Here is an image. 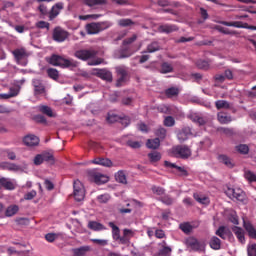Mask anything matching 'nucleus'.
<instances>
[{
  "label": "nucleus",
  "mask_w": 256,
  "mask_h": 256,
  "mask_svg": "<svg viewBox=\"0 0 256 256\" xmlns=\"http://www.w3.org/2000/svg\"><path fill=\"white\" fill-rule=\"evenodd\" d=\"M98 53L99 52L95 49H80L74 53V57L80 59V61H89L92 59L88 62V65L90 66L101 65V63H103V58H95Z\"/></svg>",
  "instance_id": "1"
},
{
  "label": "nucleus",
  "mask_w": 256,
  "mask_h": 256,
  "mask_svg": "<svg viewBox=\"0 0 256 256\" xmlns=\"http://www.w3.org/2000/svg\"><path fill=\"white\" fill-rule=\"evenodd\" d=\"M48 63L54 67H73V62L71 60L65 59L62 56L56 54H53L49 58Z\"/></svg>",
  "instance_id": "2"
},
{
  "label": "nucleus",
  "mask_w": 256,
  "mask_h": 256,
  "mask_svg": "<svg viewBox=\"0 0 256 256\" xmlns=\"http://www.w3.org/2000/svg\"><path fill=\"white\" fill-rule=\"evenodd\" d=\"M69 32L65 29H63L60 26H57L54 28L52 32V39L53 41H56V43H64V41H67L69 39Z\"/></svg>",
  "instance_id": "3"
},
{
  "label": "nucleus",
  "mask_w": 256,
  "mask_h": 256,
  "mask_svg": "<svg viewBox=\"0 0 256 256\" xmlns=\"http://www.w3.org/2000/svg\"><path fill=\"white\" fill-rule=\"evenodd\" d=\"M89 176L96 183V185H104V183L109 182V176L98 172L97 170H92L89 172Z\"/></svg>",
  "instance_id": "4"
},
{
  "label": "nucleus",
  "mask_w": 256,
  "mask_h": 256,
  "mask_svg": "<svg viewBox=\"0 0 256 256\" xmlns=\"http://www.w3.org/2000/svg\"><path fill=\"white\" fill-rule=\"evenodd\" d=\"M75 201H83L85 199V188L81 181L76 180L73 184Z\"/></svg>",
  "instance_id": "5"
},
{
  "label": "nucleus",
  "mask_w": 256,
  "mask_h": 256,
  "mask_svg": "<svg viewBox=\"0 0 256 256\" xmlns=\"http://www.w3.org/2000/svg\"><path fill=\"white\" fill-rule=\"evenodd\" d=\"M226 195L230 199H236L237 201H245V192H243L240 188H228L226 190Z\"/></svg>",
  "instance_id": "6"
},
{
  "label": "nucleus",
  "mask_w": 256,
  "mask_h": 256,
  "mask_svg": "<svg viewBox=\"0 0 256 256\" xmlns=\"http://www.w3.org/2000/svg\"><path fill=\"white\" fill-rule=\"evenodd\" d=\"M173 153L176 157H180V159H189L191 157V149L183 145L174 147Z\"/></svg>",
  "instance_id": "7"
},
{
  "label": "nucleus",
  "mask_w": 256,
  "mask_h": 256,
  "mask_svg": "<svg viewBox=\"0 0 256 256\" xmlns=\"http://www.w3.org/2000/svg\"><path fill=\"white\" fill-rule=\"evenodd\" d=\"M105 29L104 23H95L92 22L86 25V32L88 35H97V33H101Z\"/></svg>",
  "instance_id": "8"
},
{
  "label": "nucleus",
  "mask_w": 256,
  "mask_h": 256,
  "mask_svg": "<svg viewBox=\"0 0 256 256\" xmlns=\"http://www.w3.org/2000/svg\"><path fill=\"white\" fill-rule=\"evenodd\" d=\"M64 8L65 4L63 2H58L55 5H53L51 11L48 13L49 20L53 21V19H56Z\"/></svg>",
  "instance_id": "9"
},
{
  "label": "nucleus",
  "mask_w": 256,
  "mask_h": 256,
  "mask_svg": "<svg viewBox=\"0 0 256 256\" xmlns=\"http://www.w3.org/2000/svg\"><path fill=\"white\" fill-rule=\"evenodd\" d=\"M94 75H96V77H99L103 81H108L109 83L113 81V74H111V72L107 69H95Z\"/></svg>",
  "instance_id": "10"
},
{
  "label": "nucleus",
  "mask_w": 256,
  "mask_h": 256,
  "mask_svg": "<svg viewBox=\"0 0 256 256\" xmlns=\"http://www.w3.org/2000/svg\"><path fill=\"white\" fill-rule=\"evenodd\" d=\"M243 228L245 229V231L250 239L256 240V228H255V225H253V223H251L250 221L244 220Z\"/></svg>",
  "instance_id": "11"
},
{
  "label": "nucleus",
  "mask_w": 256,
  "mask_h": 256,
  "mask_svg": "<svg viewBox=\"0 0 256 256\" xmlns=\"http://www.w3.org/2000/svg\"><path fill=\"white\" fill-rule=\"evenodd\" d=\"M39 141V137L33 134H28L23 138V143L26 147H37V145H39Z\"/></svg>",
  "instance_id": "12"
},
{
  "label": "nucleus",
  "mask_w": 256,
  "mask_h": 256,
  "mask_svg": "<svg viewBox=\"0 0 256 256\" xmlns=\"http://www.w3.org/2000/svg\"><path fill=\"white\" fill-rule=\"evenodd\" d=\"M116 73L119 76L116 86L121 87L125 81H127V70L121 66L116 68Z\"/></svg>",
  "instance_id": "13"
},
{
  "label": "nucleus",
  "mask_w": 256,
  "mask_h": 256,
  "mask_svg": "<svg viewBox=\"0 0 256 256\" xmlns=\"http://www.w3.org/2000/svg\"><path fill=\"white\" fill-rule=\"evenodd\" d=\"M232 232L234 233L235 237L238 239L239 243L245 245V230L243 228L234 226L232 227Z\"/></svg>",
  "instance_id": "14"
},
{
  "label": "nucleus",
  "mask_w": 256,
  "mask_h": 256,
  "mask_svg": "<svg viewBox=\"0 0 256 256\" xmlns=\"http://www.w3.org/2000/svg\"><path fill=\"white\" fill-rule=\"evenodd\" d=\"M191 135H193V132L191 131V128L187 126L181 129V131L177 134V137L178 140L183 143V141H187Z\"/></svg>",
  "instance_id": "15"
},
{
  "label": "nucleus",
  "mask_w": 256,
  "mask_h": 256,
  "mask_svg": "<svg viewBox=\"0 0 256 256\" xmlns=\"http://www.w3.org/2000/svg\"><path fill=\"white\" fill-rule=\"evenodd\" d=\"M218 161H219V163H222L229 169H233L235 167V163L233 162V159H231V157H229L225 154L218 155Z\"/></svg>",
  "instance_id": "16"
},
{
  "label": "nucleus",
  "mask_w": 256,
  "mask_h": 256,
  "mask_svg": "<svg viewBox=\"0 0 256 256\" xmlns=\"http://www.w3.org/2000/svg\"><path fill=\"white\" fill-rule=\"evenodd\" d=\"M32 85L34 87V94L35 95H43L45 93V85L39 79H34L32 81Z\"/></svg>",
  "instance_id": "17"
},
{
  "label": "nucleus",
  "mask_w": 256,
  "mask_h": 256,
  "mask_svg": "<svg viewBox=\"0 0 256 256\" xmlns=\"http://www.w3.org/2000/svg\"><path fill=\"white\" fill-rule=\"evenodd\" d=\"M158 31L160 33H175V31H179V28L174 24H164L159 26Z\"/></svg>",
  "instance_id": "18"
},
{
  "label": "nucleus",
  "mask_w": 256,
  "mask_h": 256,
  "mask_svg": "<svg viewBox=\"0 0 256 256\" xmlns=\"http://www.w3.org/2000/svg\"><path fill=\"white\" fill-rule=\"evenodd\" d=\"M220 25H224L225 27H235L236 29H245V26L247 25V22H242V21H233V22L220 21Z\"/></svg>",
  "instance_id": "19"
},
{
  "label": "nucleus",
  "mask_w": 256,
  "mask_h": 256,
  "mask_svg": "<svg viewBox=\"0 0 256 256\" xmlns=\"http://www.w3.org/2000/svg\"><path fill=\"white\" fill-rule=\"evenodd\" d=\"M217 120L219 123H221V125H227L233 121L231 115L227 114V112H218Z\"/></svg>",
  "instance_id": "20"
},
{
  "label": "nucleus",
  "mask_w": 256,
  "mask_h": 256,
  "mask_svg": "<svg viewBox=\"0 0 256 256\" xmlns=\"http://www.w3.org/2000/svg\"><path fill=\"white\" fill-rule=\"evenodd\" d=\"M12 54L16 61H23V59H26L27 57V50H25V48L15 49L12 51Z\"/></svg>",
  "instance_id": "21"
},
{
  "label": "nucleus",
  "mask_w": 256,
  "mask_h": 256,
  "mask_svg": "<svg viewBox=\"0 0 256 256\" xmlns=\"http://www.w3.org/2000/svg\"><path fill=\"white\" fill-rule=\"evenodd\" d=\"M92 163L94 165H102V167H113V162L109 158H95Z\"/></svg>",
  "instance_id": "22"
},
{
  "label": "nucleus",
  "mask_w": 256,
  "mask_h": 256,
  "mask_svg": "<svg viewBox=\"0 0 256 256\" xmlns=\"http://www.w3.org/2000/svg\"><path fill=\"white\" fill-rule=\"evenodd\" d=\"M91 251V246H81L72 250L74 256H86Z\"/></svg>",
  "instance_id": "23"
},
{
  "label": "nucleus",
  "mask_w": 256,
  "mask_h": 256,
  "mask_svg": "<svg viewBox=\"0 0 256 256\" xmlns=\"http://www.w3.org/2000/svg\"><path fill=\"white\" fill-rule=\"evenodd\" d=\"M109 227L112 229V238L114 241H119V238L121 237V229L118 228L117 225H115L114 222L108 223Z\"/></svg>",
  "instance_id": "24"
},
{
  "label": "nucleus",
  "mask_w": 256,
  "mask_h": 256,
  "mask_svg": "<svg viewBox=\"0 0 256 256\" xmlns=\"http://www.w3.org/2000/svg\"><path fill=\"white\" fill-rule=\"evenodd\" d=\"M161 245L162 248L158 251V254L156 256H171L173 250L171 249V247L166 246L167 242L163 241Z\"/></svg>",
  "instance_id": "25"
},
{
  "label": "nucleus",
  "mask_w": 256,
  "mask_h": 256,
  "mask_svg": "<svg viewBox=\"0 0 256 256\" xmlns=\"http://www.w3.org/2000/svg\"><path fill=\"white\" fill-rule=\"evenodd\" d=\"M88 229H91V231H105L107 228L97 221H89Z\"/></svg>",
  "instance_id": "26"
},
{
  "label": "nucleus",
  "mask_w": 256,
  "mask_h": 256,
  "mask_svg": "<svg viewBox=\"0 0 256 256\" xmlns=\"http://www.w3.org/2000/svg\"><path fill=\"white\" fill-rule=\"evenodd\" d=\"M0 185L8 191H13L15 189V184L8 178H0Z\"/></svg>",
  "instance_id": "27"
},
{
  "label": "nucleus",
  "mask_w": 256,
  "mask_h": 256,
  "mask_svg": "<svg viewBox=\"0 0 256 256\" xmlns=\"http://www.w3.org/2000/svg\"><path fill=\"white\" fill-rule=\"evenodd\" d=\"M160 145L161 140H159V138L148 139L146 142V147L148 149H159Z\"/></svg>",
  "instance_id": "28"
},
{
  "label": "nucleus",
  "mask_w": 256,
  "mask_h": 256,
  "mask_svg": "<svg viewBox=\"0 0 256 256\" xmlns=\"http://www.w3.org/2000/svg\"><path fill=\"white\" fill-rule=\"evenodd\" d=\"M2 167L6 169V171H21V166L15 163L4 162L2 163Z\"/></svg>",
  "instance_id": "29"
},
{
  "label": "nucleus",
  "mask_w": 256,
  "mask_h": 256,
  "mask_svg": "<svg viewBox=\"0 0 256 256\" xmlns=\"http://www.w3.org/2000/svg\"><path fill=\"white\" fill-rule=\"evenodd\" d=\"M19 212V206L17 205H11L8 206L6 211H5V216L6 217H13L14 215H17Z\"/></svg>",
  "instance_id": "30"
},
{
  "label": "nucleus",
  "mask_w": 256,
  "mask_h": 256,
  "mask_svg": "<svg viewBox=\"0 0 256 256\" xmlns=\"http://www.w3.org/2000/svg\"><path fill=\"white\" fill-rule=\"evenodd\" d=\"M210 247L215 251H219V249H221V239L217 236H213L210 240Z\"/></svg>",
  "instance_id": "31"
},
{
  "label": "nucleus",
  "mask_w": 256,
  "mask_h": 256,
  "mask_svg": "<svg viewBox=\"0 0 256 256\" xmlns=\"http://www.w3.org/2000/svg\"><path fill=\"white\" fill-rule=\"evenodd\" d=\"M115 179L118 183H122V185H127V176L123 170L118 171L115 174Z\"/></svg>",
  "instance_id": "32"
},
{
  "label": "nucleus",
  "mask_w": 256,
  "mask_h": 256,
  "mask_svg": "<svg viewBox=\"0 0 256 256\" xmlns=\"http://www.w3.org/2000/svg\"><path fill=\"white\" fill-rule=\"evenodd\" d=\"M215 107L218 111H220V109H231V104L226 100H218L215 102Z\"/></svg>",
  "instance_id": "33"
},
{
  "label": "nucleus",
  "mask_w": 256,
  "mask_h": 256,
  "mask_svg": "<svg viewBox=\"0 0 256 256\" xmlns=\"http://www.w3.org/2000/svg\"><path fill=\"white\" fill-rule=\"evenodd\" d=\"M160 73H162L163 75H165L167 73H173V65H171L168 62L162 63Z\"/></svg>",
  "instance_id": "34"
},
{
  "label": "nucleus",
  "mask_w": 256,
  "mask_h": 256,
  "mask_svg": "<svg viewBox=\"0 0 256 256\" xmlns=\"http://www.w3.org/2000/svg\"><path fill=\"white\" fill-rule=\"evenodd\" d=\"M165 95L168 97V99H171L172 97H177L179 95V88L171 87L165 90Z\"/></svg>",
  "instance_id": "35"
},
{
  "label": "nucleus",
  "mask_w": 256,
  "mask_h": 256,
  "mask_svg": "<svg viewBox=\"0 0 256 256\" xmlns=\"http://www.w3.org/2000/svg\"><path fill=\"white\" fill-rule=\"evenodd\" d=\"M88 7H95V5H107V0H84Z\"/></svg>",
  "instance_id": "36"
},
{
  "label": "nucleus",
  "mask_w": 256,
  "mask_h": 256,
  "mask_svg": "<svg viewBox=\"0 0 256 256\" xmlns=\"http://www.w3.org/2000/svg\"><path fill=\"white\" fill-rule=\"evenodd\" d=\"M156 51H161L159 42H152L147 46V53H156Z\"/></svg>",
  "instance_id": "37"
},
{
  "label": "nucleus",
  "mask_w": 256,
  "mask_h": 256,
  "mask_svg": "<svg viewBox=\"0 0 256 256\" xmlns=\"http://www.w3.org/2000/svg\"><path fill=\"white\" fill-rule=\"evenodd\" d=\"M39 112L43 113V115H47V117H53V110L49 106L41 105L38 107Z\"/></svg>",
  "instance_id": "38"
},
{
  "label": "nucleus",
  "mask_w": 256,
  "mask_h": 256,
  "mask_svg": "<svg viewBox=\"0 0 256 256\" xmlns=\"http://www.w3.org/2000/svg\"><path fill=\"white\" fill-rule=\"evenodd\" d=\"M227 233H229V230H227V227L225 226H220L217 230H216V235L222 239H227Z\"/></svg>",
  "instance_id": "39"
},
{
  "label": "nucleus",
  "mask_w": 256,
  "mask_h": 256,
  "mask_svg": "<svg viewBox=\"0 0 256 256\" xmlns=\"http://www.w3.org/2000/svg\"><path fill=\"white\" fill-rule=\"evenodd\" d=\"M148 158L151 163H157L158 161H161V153L154 151L148 154Z\"/></svg>",
  "instance_id": "40"
},
{
  "label": "nucleus",
  "mask_w": 256,
  "mask_h": 256,
  "mask_svg": "<svg viewBox=\"0 0 256 256\" xmlns=\"http://www.w3.org/2000/svg\"><path fill=\"white\" fill-rule=\"evenodd\" d=\"M193 197L198 203H201L202 205H208L209 203V198L206 196H201L197 193H194Z\"/></svg>",
  "instance_id": "41"
},
{
  "label": "nucleus",
  "mask_w": 256,
  "mask_h": 256,
  "mask_svg": "<svg viewBox=\"0 0 256 256\" xmlns=\"http://www.w3.org/2000/svg\"><path fill=\"white\" fill-rule=\"evenodd\" d=\"M19 95V91L15 88H10V92L7 94H1L0 97L2 99H11V97H17Z\"/></svg>",
  "instance_id": "42"
},
{
  "label": "nucleus",
  "mask_w": 256,
  "mask_h": 256,
  "mask_svg": "<svg viewBox=\"0 0 256 256\" xmlns=\"http://www.w3.org/2000/svg\"><path fill=\"white\" fill-rule=\"evenodd\" d=\"M47 75L50 77V79H53L54 81H57L59 79V71L55 68H49L47 70Z\"/></svg>",
  "instance_id": "43"
},
{
  "label": "nucleus",
  "mask_w": 256,
  "mask_h": 256,
  "mask_svg": "<svg viewBox=\"0 0 256 256\" xmlns=\"http://www.w3.org/2000/svg\"><path fill=\"white\" fill-rule=\"evenodd\" d=\"M96 199H97L98 203H109V201L111 200V195L101 194V195L97 196Z\"/></svg>",
  "instance_id": "44"
},
{
  "label": "nucleus",
  "mask_w": 256,
  "mask_h": 256,
  "mask_svg": "<svg viewBox=\"0 0 256 256\" xmlns=\"http://www.w3.org/2000/svg\"><path fill=\"white\" fill-rule=\"evenodd\" d=\"M180 229L181 231H183V233H186V235H188V233H191V231H193V226H191V224L189 223H182L180 224Z\"/></svg>",
  "instance_id": "45"
},
{
  "label": "nucleus",
  "mask_w": 256,
  "mask_h": 256,
  "mask_svg": "<svg viewBox=\"0 0 256 256\" xmlns=\"http://www.w3.org/2000/svg\"><path fill=\"white\" fill-rule=\"evenodd\" d=\"M236 150L242 155H247V153H249V146H247L246 144H240L236 146Z\"/></svg>",
  "instance_id": "46"
},
{
  "label": "nucleus",
  "mask_w": 256,
  "mask_h": 256,
  "mask_svg": "<svg viewBox=\"0 0 256 256\" xmlns=\"http://www.w3.org/2000/svg\"><path fill=\"white\" fill-rule=\"evenodd\" d=\"M244 177H245V179H247V181H249V183H253V182L256 183V175L253 172H251L249 170L246 171L244 173Z\"/></svg>",
  "instance_id": "47"
},
{
  "label": "nucleus",
  "mask_w": 256,
  "mask_h": 256,
  "mask_svg": "<svg viewBox=\"0 0 256 256\" xmlns=\"http://www.w3.org/2000/svg\"><path fill=\"white\" fill-rule=\"evenodd\" d=\"M151 191L154 195H165V189L161 186H152Z\"/></svg>",
  "instance_id": "48"
},
{
  "label": "nucleus",
  "mask_w": 256,
  "mask_h": 256,
  "mask_svg": "<svg viewBox=\"0 0 256 256\" xmlns=\"http://www.w3.org/2000/svg\"><path fill=\"white\" fill-rule=\"evenodd\" d=\"M44 162L46 161L47 163H50V165L55 164V157L53 154L47 153V154H42Z\"/></svg>",
  "instance_id": "49"
},
{
  "label": "nucleus",
  "mask_w": 256,
  "mask_h": 256,
  "mask_svg": "<svg viewBox=\"0 0 256 256\" xmlns=\"http://www.w3.org/2000/svg\"><path fill=\"white\" fill-rule=\"evenodd\" d=\"M118 25H120V27H131V25H134V22H132L131 19H120Z\"/></svg>",
  "instance_id": "50"
},
{
  "label": "nucleus",
  "mask_w": 256,
  "mask_h": 256,
  "mask_svg": "<svg viewBox=\"0 0 256 256\" xmlns=\"http://www.w3.org/2000/svg\"><path fill=\"white\" fill-rule=\"evenodd\" d=\"M217 29L220 33H223V35H237V31L235 30L225 29L221 26H218Z\"/></svg>",
  "instance_id": "51"
},
{
  "label": "nucleus",
  "mask_w": 256,
  "mask_h": 256,
  "mask_svg": "<svg viewBox=\"0 0 256 256\" xmlns=\"http://www.w3.org/2000/svg\"><path fill=\"white\" fill-rule=\"evenodd\" d=\"M155 134L159 139H165L167 137V130L165 128H158Z\"/></svg>",
  "instance_id": "52"
},
{
  "label": "nucleus",
  "mask_w": 256,
  "mask_h": 256,
  "mask_svg": "<svg viewBox=\"0 0 256 256\" xmlns=\"http://www.w3.org/2000/svg\"><path fill=\"white\" fill-rule=\"evenodd\" d=\"M196 65H197L198 69H204V70L209 69V62H207L205 60H198L196 62Z\"/></svg>",
  "instance_id": "53"
},
{
  "label": "nucleus",
  "mask_w": 256,
  "mask_h": 256,
  "mask_svg": "<svg viewBox=\"0 0 256 256\" xmlns=\"http://www.w3.org/2000/svg\"><path fill=\"white\" fill-rule=\"evenodd\" d=\"M164 125L165 127H173V125H175V118H173L172 116H167L164 119Z\"/></svg>",
  "instance_id": "54"
},
{
  "label": "nucleus",
  "mask_w": 256,
  "mask_h": 256,
  "mask_svg": "<svg viewBox=\"0 0 256 256\" xmlns=\"http://www.w3.org/2000/svg\"><path fill=\"white\" fill-rule=\"evenodd\" d=\"M190 247L194 250V251H201L202 245L201 242H198L197 240H192L190 242Z\"/></svg>",
  "instance_id": "55"
},
{
  "label": "nucleus",
  "mask_w": 256,
  "mask_h": 256,
  "mask_svg": "<svg viewBox=\"0 0 256 256\" xmlns=\"http://www.w3.org/2000/svg\"><path fill=\"white\" fill-rule=\"evenodd\" d=\"M248 256H256V244H250L247 247Z\"/></svg>",
  "instance_id": "56"
},
{
  "label": "nucleus",
  "mask_w": 256,
  "mask_h": 256,
  "mask_svg": "<svg viewBox=\"0 0 256 256\" xmlns=\"http://www.w3.org/2000/svg\"><path fill=\"white\" fill-rule=\"evenodd\" d=\"M36 27L38 29H47V31H49L50 24L49 22L39 21L36 23Z\"/></svg>",
  "instance_id": "57"
},
{
  "label": "nucleus",
  "mask_w": 256,
  "mask_h": 256,
  "mask_svg": "<svg viewBox=\"0 0 256 256\" xmlns=\"http://www.w3.org/2000/svg\"><path fill=\"white\" fill-rule=\"evenodd\" d=\"M33 119L36 123H41L42 125L47 123V119L43 115H36L33 117Z\"/></svg>",
  "instance_id": "58"
},
{
  "label": "nucleus",
  "mask_w": 256,
  "mask_h": 256,
  "mask_svg": "<svg viewBox=\"0 0 256 256\" xmlns=\"http://www.w3.org/2000/svg\"><path fill=\"white\" fill-rule=\"evenodd\" d=\"M37 196V192L35 190H32L24 195V199L26 201H31L32 199H35Z\"/></svg>",
  "instance_id": "59"
},
{
  "label": "nucleus",
  "mask_w": 256,
  "mask_h": 256,
  "mask_svg": "<svg viewBox=\"0 0 256 256\" xmlns=\"http://www.w3.org/2000/svg\"><path fill=\"white\" fill-rule=\"evenodd\" d=\"M137 41V34L132 35L130 38H126L123 41V45H131V43H135Z\"/></svg>",
  "instance_id": "60"
},
{
  "label": "nucleus",
  "mask_w": 256,
  "mask_h": 256,
  "mask_svg": "<svg viewBox=\"0 0 256 256\" xmlns=\"http://www.w3.org/2000/svg\"><path fill=\"white\" fill-rule=\"evenodd\" d=\"M164 203V205H173V198L171 196L166 195L160 199Z\"/></svg>",
  "instance_id": "61"
},
{
  "label": "nucleus",
  "mask_w": 256,
  "mask_h": 256,
  "mask_svg": "<svg viewBox=\"0 0 256 256\" xmlns=\"http://www.w3.org/2000/svg\"><path fill=\"white\" fill-rule=\"evenodd\" d=\"M44 163L43 154H37L34 158V165H41Z\"/></svg>",
  "instance_id": "62"
},
{
  "label": "nucleus",
  "mask_w": 256,
  "mask_h": 256,
  "mask_svg": "<svg viewBox=\"0 0 256 256\" xmlns=\"http://www.w3.org/2000/svg\"><path fill=\"white\" fill-rule=\"evenodd\" d=\"M45 239H46V241H48V243H53V241H55V239H57V234L48 233L45 235Z\"/></svg>",
  "instance_id": "63"
},
{
  "label": "nucleus",
  "mask_w": 256,
  "mask_h": 256,
  "mask_svg": "<svg viewBox=\"0 0 256 256\" xmlns=\"http://www.w3.org/2000/svg\"><path fill=\"white\" fill-rule=\"evenodd\" d=\"M38 10L40 11L41 15H49V10L45 6V4H40Z\"/></svg>",
  "instance_id": "64"
}]
</instances>
